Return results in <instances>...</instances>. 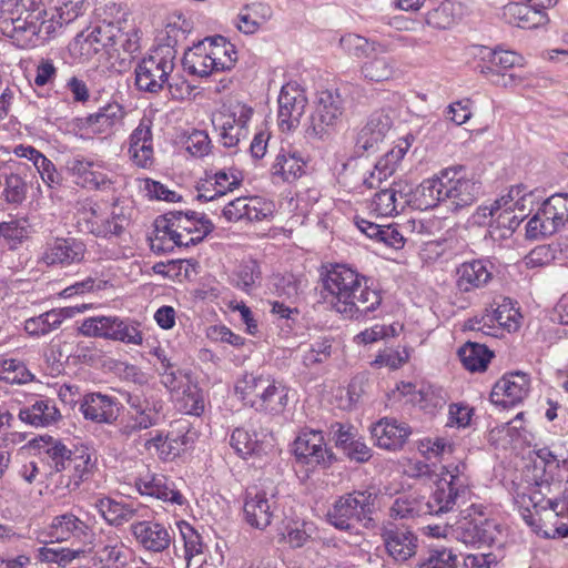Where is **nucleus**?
<instances>
[{"mask_svg": "<svg viewBox=\"0 0 568 568\" xmlns=\"http://www.w3.org/2000/svg\"><path fill=\"white\" fill-rule=\"evenodd\" d=\"M537 457L528 484L516 488L514 503L524 521L537 535L544 538L568 537V523L549 529H542L539 524L541 511L551 510L558 515L566 506L557 500L562 481L561 462L548 447L538 449Z\"/></svg>", "mask_w": 568, "mask_h": 568, "instance_id": "obj_1", "label": "nucleus"}, {"mask_svg": "<svg viewBox=\"0 0 568 568\" xmlns=\"http://www.w3.org/2000/svg\"><path fill=\"white\" fill-rule=\"evenodd\" d=\"M48 11L40 0H17L0 18L1 33L21 49L44 44L59 29L82 14L83 0H53Z\"/></svg>", "mask_w": 568, "mask_h": 568, "instance_id": "obj_2", "label": "nucleus"}, {"mask_svg": "<svg viewBox=\"0 0 568 568\" xmlns=\"http://www.w3.org/2000/svg\"><path fill=\"white\" fill-rule=\"evenodd\" d=\"M323 298L347 320H363L382 303V294L369 278L346 264L322 266Z\"/></svg>", "mask_w": 568, "mask_h": 568, "instance_id": "obj_3", "label": "nucleus"}, {"mask_svg": "<svg viewBox=\"0 0 568 568\" xmlns=\"http://www.w3.org/2000/svg\"><path fill=\"white\" fill-rule=\"evenodd\" d=\"M480 190V182L468 178L464 166L446 168L420 183L417 189L418 206L432 209L444 203L449 210L459 211L474 204Z\"/></svg>", "mask_w": 568, "mask_h": 568, "instance_id": "obj_4", "label": "nucleus"}, {"mask_svg": "<svg viewBox=\"0 0 568 568\" xmlns=\"http://www.w3.org/2000/svg\"><path fill=\"white\" fill-rule=\"evenodd\" d=\"M154 226L155 240L162 242L159 250L196 245L214 229L213 223L205 214L195 211L168 212L155 220Z\"/></svg>", "mask_w": 568, "mask_h": 568, "instance_id": "obj_5", "label": "nucleus"}, {"mask_svg": "<svg viewBox=\"0 0 568 568\" xmlns=\"http://www.w3.org/2000/svg\"><path fill=\"white\" fill-rule=\"evenodd\" d=\"M176 53L173 45L160 44L142 58L134 68L136 89L158 94L164 88H171L169 80L175 68Z\"/></svg>", "mask_w": 568, "mask_h": 568, "instance_id": "obj_6", "label": "nucleus"}, {"mask_svg": "<svg viewBox=\"0 0 568 568\" xmlns=\"http://www.w3.org/2000/svg\"><path fill=\"white\" fill-rule=\"evenodd\" d=\"M375 495L368 490H354L339 496L326 513L329 525L342 531H349L355 525L371 519Z\"/></svg>", "mask_w": 568, "mask_h": 568, "instance_id": "obj_7", "label": "nucleus"}, {"mask_svg": "<svg viewBox=\"0 0 568 568\" xmlns=\"http://www.w3.org/2000/svg\"><path fill=\"white\" fill-rule=\"evenodd\" d=\"M140 323L130 317L92 316L82 321L79 333L87 337H98L128 345H142L143 334Z\"/></svg>", "mask_w": 568, "mask_h": 568, "instance_id": "obj_8", "label": "nucleus"}, {"mask_svg": "<svg viewBox=\"0 0 568 568\" xmlns=\"http://www.w3.org/2000/svg\"><path fill=\"white\" fill-rule=\"evenodd\" d=\"M124 400L128 405V412L125 424L120 429L122 435L130 437L160 424L163 400L156 395L138 389L126 392Z\"/></svg>", "mask_w": 568, "mask_h": 568, "instance_id": "obj_9", "label": "nucleus"}, {"mask_svg": "<svg viewBox=\"0 0 568 568\" xmlns=\"http://www.w3.org/2000/svg\"><path fill=\"white\" fill-rule=\"evenodd\" d=\"M344 111V99L338 90L318 92L306 130L307 135L318 140L328 138L341 123Z\"/></svg>", "mask_w": 568, "mask_h": 568, "instance_id": "obj_10", "label": "nucleus"}, {"mask_svg": "<svg viewBox=\"0 0 568 568\" xmlns=\"http://www.w3.org/2000/svg\"><path fill=\"white\" fill-rule=\"evenodd\" d=\"M568 224V194L557 193L545 200L526 225L530 240L552 235Z\"/></svg>", "mask_w": 568, "mask_h": 568, "instance_id": "obj_11", "label": "nucleus"}, {"mask_svg": "<svg viewBox=\"0 0 568 568\" xmlns=\"http://www.w3.org/2000/svg\"><path fill=\"white\" fill-rule=\"evenodd\" d=\"M293 452L296 462L310 469L328 468L336 460L334 453L325 443L323 433L307 427L295 438Z\"/></svg>", "mask_w": 568, "mask_h": 568, "instance_id": "obj_12", "label": "nucleus"}, {"mask_svg": "<svg viewBox=\"0 0 568 568\" xmlns=\"http://www.w3.org/2000/svg\"><path fill=\"white\" fill-rule=\"evenodd\" d=\"M470 495L468 477L457 476L453 479L442 477L435 490L432 493L427 506L429 515H443L454 511L456 508L466 504Z\"/></svg>", "mask_w": 568, "mask_h": 568, "instance_id": "obj_13", "label": "nucleus"}, {"mask_svg": "<svg viewBox=\"0 0 568 568\" xmlns=\"http://www.w3.org/2000/svg\"><path fill=\"white\" fill-rule=\"evenodd\" d=\"M253 115V109L246 104L236 103L231 105L227 112L222 113L213 124L219 131L220 142L225 148H236L239 143L247 138L248 122Z\"/></svg>", "mask_w": 568, "mask_h": 568, "instance_id": "obj_14", "label": "nucleus"}, {"mask_svg": "<svg viewBox=\"0 0 568 568\" xmlns=\"http://www.w3.org/2000/svg\"><path fill=\"white\" fill-rule=\"evenodd\" d=\"M381 538L386 554L395 562H406L417 552L418 537L408 527L384 521L381 526Z\"/></svg>", "mask_w": 568, "mask_h": 568, "instance_id": "obj_15", "label": "nucleus"}, {"mask_svg": "<svg viewBox=\"0 0 568 568\" xmlns=\"http://www.w3.org/2000/svg\"><path fill=\"white\" fill-rule=\"evenodd\" d=\"M392 128L393 118L389 111L382 109L373 112L356 134L355 155L363 156L376 152Z\"/></svg>", "mask_w": 568, "mask_h": 568, "instance_id": "obj_16", "label": "nucleus"}, {"mask_svg": "<svg viewBox=\"0 0 568 568\" xmlns=\"http://www.w3.org/2000/svg\"><path fill=\"white\" fill-rule=\"evenodd\" d=\"M414 200L418 201V194L417 191L414 192V185L405 181H398L374 195L371 210L381 216H392L403 212Z\"/></svg>", "mask_w": 568, "mask_h": 568, "instance_id": "obj_17", "label": "nucleus"}, {"mask_svg": "<svg viewBox=\"0 0 568 568\" xmlns=\"http://www.w3.org/2000/svg\"><path fill=\"white\" fill-rule=\"evenodd\" d=\"M130 531L136 545L150 554L166 551L173 541V530L156 520H138L131 524Z\"/></svg>", "mask_w": 568, "mask_h": 568, "instance_id": "obj_18", "label": "nucleus"}, {"mask_svg": "<svg viewBox=\"0 0 568 568\" xmlns=\"http://www.w3.org/2000/svg\"><path fill=\"white\" fill-rule=\"evenodd\" d=\"M193 435L187 423H178L166 435L158 433L145 440L144 447L154 449L161 460H173L193 443Z\"/></svg>", "mask_w": 568, "mask_h": 568, "instance_id": "obj_19", "label": "nucleus"}, {"mask_svg": "<svg viewBox=\"0 0 568 568\" xmlns=\"http://www.w3.org/2000/svg\"><path fill=\"white\" fill-rule=\"evenodd\" d=\"M277 102L280 129L283 132L296 129L307 105L304 91L295 83H287L282 87Z\"/></svg>", "mask_w": 568, "mask_h": 568, "instance_id": "obj_20", "label": "nucleus"}, {"mask_svg": "<svg viewBox=\"0 0 568 568\" xmlns=\"http://www.w3.org/2000/svg\"><path fill=\"white\" fill-rule=\"evenodd\" d=\"M47 535L52 541H72L89 544L92 541L93 528L72 513H64L52 518Z\"/></svg>", "mask_w": 568, "mask_h": 568, "instance_id": "obj_21", "label": "nucleus"}, {"mask_svg": "<svg viewBox=\"0 0 568 568\" xmlns=\"http://www.w3.org/2000/svg\"><path fill=\"white\" fill-rule=\"evenodd\" d=\"M85 244L73 237H57L45 243L39 262L47 266H68L83 261Z\"/></svg>", "mask_w": 568, "mask_h": 568, "instance_id": "obj_22", "label": "nucleus"}, {"mask_svg": "<svg viewBox=\"0 0 568 568\" xmlns=\"http://www.w3.org/2000/svg\"><path fill=\"white\" fill-rule=\"evenodd\" d=\"M134 486L142 496L165 503L183 506L185 497L176 488L175 483L163 474L146 471L135 478Z\"/></svg>", "mask_w": 568, "mask_h": 568, "instance_id": "obj_23", "label": "nucleus"}, {"mask_svg": "<svg viewBox=\"0 0 568 568\" xmlns=\"http://www.w3.org/2000/svg\"><path fill=\"white\" fill-rule=\"evenodd\" d=\"M243 511L247 525L264 530L276 517V495L273 493L267 494L264 490L256 491L255 494L248 491L245 496Z\"/></svg>", "mask_w": 568, "mask_h": 568, "instance_id": "obj_24", "label": "nucleus"}, {"mask_svg": "<svg viewBox=\"0 0 568 568\" xmlns=\"http://www.w3.org/2000/svg\"><path fill=\"white\" fill-rule=\"evenodd\" d=\"M307 161L292 148H281L270 168L271 180L275 184L293 183L306 173Z\"/></svg>", "mask_w": 568, "mask_h": 568, "instance_id": "obj_25", "label": "nucleus"}, {"mask_svg": "<svg viewBox=\"0 0 568 568\" xmlns=\"http://www.w3.org/2000/svg\"><path fill=\"white\" fill-rule=\"evenodd\" d=\"M119 400L100 392L87 393L80 400V412L87 420L97 424H113L119 416Z\"/></svg>", "mask_w": 568, "mask_h": 568, "instance_id": "obj_26", "label": "nucleus"}, {"mask_svg": "<svg viewBox=\"0 0 568 568\" xmlns=\"http://www.w3.org/2000/svg\"><path fill=\"white\" fill-rule=\"evenodd\" d=\"M410 434L412 429L406 423L394 418H382L371 427L374 444L392 452L403 448Z\"/></svg>", "mask_w": 568, "mask_h": 568, "instance_id": "obj_27", "label": "nucleus"}, {"mask_svg": "<svg viewBox=\"0 0 568 568\" xmlns=\"http://www.w3.org/2000/svg\"><path fill=\"white\" fill-rule=\"evenodd\" d=\"M270 214V205L257 196H239L226 202L221 211V216L230 223L239 222L241 220L262 221Z\"/></svg>", "mask_w": 568, "mask_h": 568, "instance_id": "obj_28", "label": "nucleus"}, {"mask_svg": "<svg viewBox=\"0 0 568 568\" xmlns=\"http://www.w3.org/2000/svg\"><path fill=\"white\" fill-rule=\"evenodd\" d=\"M529 378L521 372L503 376L493 387L491 402L503 406L515 405L521 402L528 394Z\"/></svg>", "mask_w": 568, "mask_h": 568, "instance_id": "obj_29", "label": "nucleus"}, {"mask_svg": "<svg viewBox=\"0 0 568 568\" xmlns=\"http://www.w3.org/2000/svg\"><path fill=\"white\" fill-rule=\"evenodd\" d=\"M124 108L118 102H109L97 112L79 119L80 128L94 134H110L123 124Z\"/></svg>", "mask_w": 568, "mask_h": 568, "instance_id": "obj_30", "label": "nucleus"}, {"mask_svg": "<svg viewBox=\"0 0 568 568\" xmlns=\"http://www.w3.org/2000/svg\"><path fill=\"white\" fill-rule=\"evenodd\" d=\"M129 155L139 168H150L154 163L152 123L142 119L129 138Z\"/></svg>", "mask_w": 568, "mask_h": 568, "instance_id": "obj_31", "label": "nucleus"}, {"mask_svg": "<svg viewBox=\"0 0 568 568\" xmlns=\"http://www.w3.org/2000/svg\"><path fill=\"white\" fill-rule=\"evenodd\" d=\"M495 266L489 260H473L457 268V286L462 292L484 287L494 277Z\"/></svg>", "mask_w": 568, "mask_h": 568, "instance_id": "obj_32", "label": "nucleus"}, {"mask_svg": "<svg viewBox=\"0 0 568 568\" xmlns=\"http://www.w3.org/2000/svg\"><path fill=\"white\" fill-rule=\"evenodd\" d=\"M89 306L82 304L80 306L53 308L48 312L28 318L24 322V329L29 335L43 336L60 327L64 320L73 317L75 314L85 311Z\"/></svg>", "mask_w": 568, "mask_h": 568, "instance_id": "obj_33", "label": "nucleus"}, {"mask_svg": "<svg viewBox=\"0 0 568 568\" xmlns=\"http://www.w3.org/2000/svg\"><path fill=\"white\" fill-rule=\"evenodd\" d=\"M272 381L273 377L270 375L245 373L236 381L235 393L244 405L256 410L261 405V400L265 399Z\"/></svg>", "mask_w": 568, "mask_h": 568, "instance_id": "obj_34", "label": "nucleus"}, {"mask_svg": "<svg viewBox=\"0 0 568 568\" xmlns=\"http://www.w3.org/2000/svg\"><path fill=\"white\" fill-rule=\"evenodd\" d=\"M493 524L487 520H468L467 517L453 527V537L467 546L490 545L494 541Z\"/></svg>", "mask_w": 568, "mask_h": 568, "instance_id": "obj_35", "label": "nucleus"}, {"mask_svg": "<svg viewBox=\"0 0 568 568\" xmlns=\"http://www.w3.org/2000/svg\"><path fill=\"white\" fill-rule=\"evenodd\" d=\"M32 444L38 448L42 462L51 469L50 474L68 469V462H70L74 453L68 449L61 442L52 440L51 437L48 439L40 437L34 439Z\"/></svg>", "mask_w": 568, "mask_h": 568, "instance_id": "obj_36", "label": "nucleus"}, {"mask_svg": "<svg viewBox=\"0 0 568 568\" xmlns=\"http://www.w3.org/2000/svg\"><path fill=\"white\" fill-rule=\"evenodd\" d=\"M95 509L112 526H122L139 515L140 507L133 503H121L109 497L98 498Z\"/></svg>", "mask_w": 568, "mask_h": 568, "instance_id": "obj_37", "label": "nucleus"}, {"mask_svg": "<svg viewBox=\"0 0 568 568\" xmlns=\"http://www.w3.org/2000/svg\"><path fill=\"white\" fill-rule=\"evenodd\" d=\"M19 417L22 422L36 427H48L60 418V410L51 398H39L28 407L20 409Z\"/></svg>", "mask_w": 568, "mask_h": 568, "instance_id": "obj_38", "label": "nucleus"}, {"mask_svg": "<svg viewBox=\"0 0 568 568\" xmlns=\"http://www.w3.org/2000/svg\"><path fill=\"white\" fill-rule=\"evenodd\" d=\"M503 18L509 24L521 29H534L548 20L547 14L539 13L528 2H510L503 8Z\"/></svg>", "mask_w": 568, "mask_h": 568, "instance_id": "obj_39", "label": "nucleus"}, {"mask_svg": "<svg viewBox=\"0 0 568 568\" xmlns=\"http://www.w3.org/2000/svg\"><path fill=\"white\" fill-rule=\"evenodd\" d=\"M428 513L429 506H427L424 497L416 493L397 496L388 509V516L394 520L415 519L429 515Z\"/></svg>", "mask_w": 568, "mask_h": 568, "instance_id": "obj_40", "label": "nucleus"}, {"mask_svg": "<svg viewBox=\"0 0 568 568\" xmlns=\"http://www.w3.org/2000/svg\"><path fill=\"white\" fill-rule=\"evenodd\" d=\"M202 41L211 55L210 63H214L215 71H226L234 67L237 60V52L234 44L222 36L207 37Z\"/></svg>", "mask_w": 568, "mask_h": 568, "instance_id": "obj_41", "label": "nucleus"}, {"mask_svg": "<svg viewBox=\"0 0 568 568\" xmlns=\"http://www.w3.org/2000/svg\"><path fill=\"white\" fill-rule=\"evenodd\" d=\"M91 457L89 454L80 453L72 456L68 462V474L60 475V485L69 491L77 490L81 483L88 479L92 469Z\"/></svg>", "mask_w": 568, "mask_h": 568, "instance_id": "obj_42", "label": "nucleus"}, {"mask_svg": "<svg viewBox=\"0 0 568 568\" xmlns=\"http://www.w3.org/2000/svg\"><path fill=\"white\" fill-rule=\"evenodd\" d=\"M210 61L211 55L203 41H200L184 53L182 64L189 74L204 78L216 72L214 63Z\"/></svg>", "mask_w": 568, "mask_h": 568, "instance_id": "obj_43", "label": "nucleus"}, {"mask_svg": "<svg viewBox=\"0 0 568 568\" xmlns=\"http://www.w3.org/2000/svg\"><path fill=\"white\" fill-rule=\"evenodd\" d=\"M28 184L27 181L18 173H8L3 176L0 189V205L19 207L27 200Z\"/></svg>", "mask_w": 568, "mask_h": 568, "instance_id": "obj_44", "label": "nucleus"}, {"mask_svg": "<svg viewBox=\"0 0 568 568\" xmlns=\"http://www.w3.org/2000/svg\"><path fill=\"white\" fill-rule=\"evenodd\" d=\"M362 74L371 82H383L393 79L397 71L396 61L386 55H373L362 65Z\"/></svg>", "mask_w": 568, "mask_h": 568, "instance_id": "obj_45", "label": "nucleus"}, {"mask_svg": "<svg viewBox=\"0 0 568 568\" xmlns=\"http://www.w3.org/2000/svg\"><path fill=\"white\" fill-rule=\"evenodd\" d=\"M413 141L412 135L399 139L397 144L376 162L374 168L377 170V179L386 180L394 174Z\"/></svg>", "mask_w": 568, "mask_h": 568, "instance_id": "obj_46", "label": "nucleus"}, {"mask_svg": "<svg viewBox=\"0 0 568 568\" xmlns=\"http://www.w3.org/2000/svg\"><path fill=\"white\" fill-rule=\"evenodd\" d=\"M464 367L470 372H483L487 368L493 353L483 344L467 342L458 349Z\"/></svg>", "mask_w": 568, "mask_h": 568, "instance_id": "obj_47", "label": "nucleus"}, {"mask_svg": "<svg viewBox=\"0 0 568 568\" xmlns=\"http://www.w3.org/2000/svg\"><path fill=\"white\" fill-rule=\"evenodd\" d=\"M523 217V215L515 214V210L505 206L500 207L495 215L494 222L490 223L489 236L494 241L509 239L520 225Z\"/></svg>", "mask_w": 568, "mask_h": 568, "instance_id": "obj_48", "label": "nucleus"}, {"mask_svg": "<svg viewBox=\"0 0 568 568\" xmlns=\"http://www.w3.org/2000/svg\"><path fill=\"white\" fill-rule=\"evenodd\" d=\"M288 404V388L281 382L273 378L271 386L256 409L258 413L277 416L281 415Z\"/></svg>", "mask_w": 568, "mask_h": 568, "instance_id": "obj_49", "label": "nucleus"}, {"mask_svg": "<svg viewBox=\"0 0 568 568\" xmlns=\"http://www.w3.org/2000/svg\"><path fill=\"white\" fill-rule=\"evenodd\" d=\"M261 276L258 263L250 260L240 264L232 273L231 284L244 293L251 294L258 286Z\"/></svg>", "mask_w": 568, "mask_h": 568, "instance_id": "obj_50", "label": "nucleus"}, {"mask_svg": "<svg viewBox=\"0 0 568 568\" xmlns=\"http://www.w3.org/2000/svg\"><path fill=\"white\" fill-rule=\"evenodd\" d=\"M520 313L509 297H504L501 303L491 312L486 314V321L496 322L503 331L511 332L519 327Z\"/></svg>", "mask_w": 568, "mask_h": 568, "instance_id": "obj_51", "label": "nucleus"}, {"mask_svg": "<svg viewBox=\"0 0 568 568\" xmlns=\"http://www.w3.org/2000/svg\"><path fill=\"white\" fill-rule=\"evenodd\" d=\"M230 445L244 459L254 455L260 448L257 435L242 427H237L232 432Z\"/></svg>", "mask_w": 568, "mask_h": 568, "instance_id": "obj_52", "label": "nucleus"}, {"mask_svg": "<svg viewBox=\"0 0 568 568\" xmlns=\"http://www.w3.org/2000/svg\"><path fill=\"white\" fill-rule=\"evenodd\" d=\"M455 22V3L448 0L442 2L426 14V23L435 29H449Z\"/></svg>", "mask_w": 568, "mask_h": 568, "instance_id": "obj_53", "label": "nucleus"}, {"mask_svg": "<svg viewBox=\"0 0 568 568\" xmlns=\"http://www.w3.org/2000/svg\"><path fill=\"white\" fill-rule=\"evenodd\" d=\"M31 373L21 361L14 358L0 361V381L10 384H26L31 381Z\"/></svg>", "mask_w": 568, "mask_h": 568, "instance_id": "obj_54", "label": "nucleus"}, {"mask_svg": "<svg viewBox=\"0 0 568 568\" xmlns=\"http://www.w3.org/2000/svg\"><path fill=\"white\" fill-rule=\"evenodd\" d=\"M241 183L242 179L239 178L237 171L233 169H223L210 174L209 184L213 186V190H216L221 197L237 189Z\"/></svg>", "mask_w": 568, "mask_h": 568, "instance_id": "obj_55", "label": "nucleus"}, {"mask_svg": "<svg viewBox=\"0 0 568 568\" xmlns=\"http://www.w3.org/2000/svg\"><path fill=\"white\" fill-rule=\"evenodd\" d=\"M91 42L95 43L99 51L116 47L118 38L122 36L119 33V27L112 22L99 24L94 27L89 33Z\"/></svg>", "mask_w": 568, "mask_h": 568, "instance_id": "obj_56", "label": "nucleus"}, {"mask_svg": "<svg viewBox=\"0 0 568 568\" xmlns=\"http://www.w3.org/2000/svg\"><path fill=\"white\" fill-rule=\"evenodd\" d=\"M131 558V549L119 540L113 545H105L101 550V560L105 561L109 568H124Z\"/></svg>", "mask_w": 568, "mask_h": 568, "instance_id": "obj_57", "label": "nucleus"}, {"mask_svg": "<svg viewBox=\"0 0 568 568\" xmlns=\"http://www.w3.org/2000/svg\"><path fill=\"white\" fill-rule=\"evenodd\" d=\"M27 219H16L0 223V236L10 243L11 246L21 244L28 237Z\"/></svg>", "mask_w": 568, "mask_h": 568, "instance_id": "obj_58", "label": "nucleus"}, {"mask_svg": "<svg viewBox=\"0 0 568 568\" xmlns=\"http://www.w3.org/2000/svg\"><path fill=\"white\" fill-rule=\"evenodd\" d=\"M531 197V192L528 191L527 186L519 184L514 185L509 189L508 193L496 200V204L500 207H508L511 210H518L521 213L525 211V202L527 197Z\"/></svg>", "mask_w": 568, "mask_h": 568, "instance_id": "obj_59", "label": "nucleus"}, {"mask_svg": "<svg viewBox=\"0 0 568 568\" xmlns=\"http://www.w3.org/2000/svg\"><path fill=\"white\" fill-rule=\"evenodd\" d=\"M178 526L184 541L185 559L190 560L192 557L202 554L203 542L199 532L186 521H181Z\"/></svg>", "mask_w": 568, "mask_h": 568, "instance_id": "obj_60", "label": "nucleus"}, {"mask_svg": "<svg viewBox=\"0 0 568 568\" xmlns=\"http://www.w3.org/2000/svg\"><path fill=\"white\" fill-rule=\"evenodd\" d=\"M83 551L73 550L70 548H49L42 547L39 549V559L45 562H54L61 567H65L73 559L79 557Z\"/></svg>", "mask_w": 568, "mask_h": 568, "instance_id": "obj_61", "label": "nucleus"}, {"mask_svg": "<svg viewBox=\"0 0 568 568\" xmlns=\"http://www.w3.org/2000/svg\"><path fill=\"white\" fill-rule=\"evenodd\" d=\"M185 150L196 158H203L211 151L212 143L209 134L202 130H194L185 140Z\"/></svg>", "mask_w": 568, "mask_h": 568, "instance_id": "obj_62", "label": "nucleus"}, {"mask_svg": "<svg viewBox=\"0 0 568 568\" xmlns=\"http://www.w3.org/2000/svg\"><path fill=\"white\" fill-rule=\"evenodd\" d=\"M134 207L130 201L115 199L112 203L110 216L114 220L113 230L124 231L129 226Z\"/></svg>", "mask_w": 568, "mask_h": 568, "instance_id": "obj_63", "label": "nucleus"}, {"mask_svg": "<svg viewBox=\"0 0 568 568\" xmlns=\"http://www.w3.org/2000/svg\"><path fill=\"white\" fill-rule=\"evenodd\" d=\"M456 556L442 548L430 551L429 557L418 568H455Z\"/></svg>", "mask_w": 568, "mask_h": 568, "instance_id": "obj_64", "label": "nucleus"}]
</instances>
